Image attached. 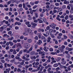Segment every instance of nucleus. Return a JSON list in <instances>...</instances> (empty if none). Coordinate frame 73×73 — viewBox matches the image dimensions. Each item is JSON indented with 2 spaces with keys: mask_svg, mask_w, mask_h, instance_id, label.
<instances>
[{
  "mask_svg": "<svg viewBox=\"0 0 73 73\" xmlns=\"http://www.w3.org/2000/svg\"><path fill=\"white\" fill-rule=\"evenodd\" d=\"M24 45L25 48H26V49H28L31 46L30 44L27 43H25Z\"/></svg>",
  "mask_w": 73,
  "mask_h": 73,
  "instance_id": "f257e3e1",
  "label": "nucleus"
},
{
  "mask_svg": "<svg viewBox=\"0 0 73 73\" xmlns=\"http://www.w3.org/2000/svg\"><path fill=\"white\" fill-rule=\"evenodd\" d=\"M17 48H19L20 49H21L22 48V46H21V44L19 43L17 44Z\"/></svg>",
  "mask_w": 73,
  "mask_h": 73,
  "instance_id": "f03ea898",
  "label": "nucleus"
},
{
  "mask_svg": "<svg viewBox=\"0 0 73 73\" xmlns=\"http://www.w3.org/2000/svg\"><path fill=\"white\" fill-rule=\"evenodd\" d=\"M33 45H32L31 46V47L30 49L29 50H28V52L27 53H29L30 52L32 51V50H33Z\"/></svg>",
  "mask_w": 73,
  "mask_h": 73,
  "instance_id": "7ed1b4c3",
  "label": "nucleus"
},
{
  "mask_svg": "<svg viewBox=\"0 0 73 73\" xmlns=\"http://www.w3.org/2000/svg\"><path fill=\"white\" fill-rule=\"evenodd\" d=\"M58 50L61 51V52H64V49L62 47H60L58 48Z\"/></svg>",
  "mask_w": 73,
  "mask_h": 73,
  "instance_id": "20e7f679",
  "label": "nucleus"
},
{
  "mask_svg": "<svg viewBox=\"0 0 73 73\" xmlns=\"http://www.w3.org/2000/svg\"><path fill=\"white\" fill-rule=\"evenodd\" d=\"M14 39V37L13 36H11V38H8L9 41H12Z\"/></svg>",
  "mask_w": 73,
  "mask_h": 73,
  "instance_id": "39448f33",
  "label": "nucleus"
},
{
  "mask_svg": "<svg viewBox=\"0 0 73 73\" xmlns=\"http://www.w3.org/2000/svg\"><path fill=\"white\" fill-rule=\"evenodd\" d=\"M27 31L29 33H31L32 32V30L29 28L27 29Z\"/></svg>",
  "mask_w": 73,
  "mask_h": 73,
  "instance_id": "423d86ee",
  "label": "nucleus"
},
{
  "mask_svg": "<svg viewBox=\"0 0 73 73\" xmlns=\"http://www.w3.org/2000/svg\"><path fill=\"white\" fill-rule=\"evenodd\" d=\"M66 58H67L68 59L70 58V55L69 54H68L66 56Z\"/></svg>",
  "mask_w": 73,
  "mask_h": 73,
  "instance_id": "0eeeda50",
  "label": "nucleus"
},
{
  "mask_svg": "<svg viewBox=\"0 0 73 73\" xmlns=\"http://www.w3.org/2000/svg\"><path fill=\"white\" fill-rule=\"evenodd\" d=\"M31 24L32 25H33V26H34V27H36L37 25L36 23H34L33 22H31Z\"/></svg>",
  "mask_w": 73,
  "mask_h": 73,
  "instance_id": "6e6552de",
  "label": "nucleus"
},
{
  "mask_svg": "<svg viewBox=\"0 0 73 73\" xmlns=\"http://www.w3.org/2000/svg\"><path fill=\"white\" fill-rule=\"evenodd\" d=\"M69 17H70V18H71L70 19V20H73V15H70Z\"/></svg>",
  "mask_w": 73,
  "mask_h": 73,
  "instance_id": "1a4fd4ad",
  "label": "nucleus"
},
{
  "mask_svg": "<svg viewBox=\"0 0 73 73\" xmlns=\"http://www.w3.org/2000/svg\"><path fill=\"white\" fill-rule=\"evenodd\" d=\"M27 42L28 43H31L32 42V39H28L27 40Z\"/></svg>",
  "mask_w": 73,
  "mask_h": 73,
  "instance_id": "9d476101",
  "label": "nucleus"
},
{
  "mask_svg": "<svg viewBox=\"0 0 73 73\" xmlns=\"http://www.w3.org/2000/svg\"><path fill=\"white\" fill-rule=\"evenodd\" d=\"M9 37V36L7 34H5L3 35V37L4 38L5 37Z\"/></svg>",
  "mask_w": 73,
  "mask_h": 73,
  "instance_id": "9b49d317",
  "label": "nucleus"
},
{
  "mask_svg": "<svg viewBox=\"0 0 73 73\" xmlns=\"http://www.w3.org/2000/svg\"><path fill=\"white\" fill-rule=\"evenodd\" d=\"M46 48L47 47L46 46H44L43 48V50L45 51V52H48V50L46 49Z\"/></svg>",
  "mask_w": 73,
  "mask_h": 73,
  "instance_id": "f8f14e48",
  "label": "nucleus"
},
{
  "mask_svg": "<svg viewBox=\"0 0 73 73\" xmlns=\"http://www.w3.org/2000/svg\"><path fill=\"white\" fill-rule=\"evenodd\" d=\"M58 66V63H55L54 65L53 66H54V67H55V68L56 67H57V66Z\"/></svg>",
  "mask_w": 73,
  "mask_h": 73,
  "instance_id": "ddd939ff",
  "label": "nucleus"
},
{
  "mask_svg": "<svg viewBox=\"0 0 73 73\" xmlns=\"http://www.w3.org/2000/svg\"><path fill=\"white\" fill-rule=\"evenodd\" d=\"M66 61H62L61 62V64H62V65H65V64H66Z\"/></svg>",
  "mask_w": 73,
  "mask_h": 73,
  "instance_id": "4468645a",
  "label": "nucleus"
},
{
  "mask_svg": "<svg viewBox=\"0 0 73 73\" xmlns=\"http://www.w3.org/2000/svg\"><path fill=\"white\" fill-rule=\"evenodd\" d=\"M64 4H69V1H66V0H65L64 2Z\"/></svg>",
  "mask_w": 73,
  "mask_h": 73,
  "instance_id": "2eb2a0df",
  "label": "nucleus"
},
{
  "mask_svg": "<svg viewBox=\"0 0 73 73\" xmlns=\"http://www.w3.org/2000/svg\"><path fill=\"white\" fill-rule=\"evenodd\" d=\"M50 40H51V38L49 37H48L47 38V42H50Z\"/></svg>",
  "mask_w": 73,
  "mask_h": 73,
  "instance_id": "dca6fc26",
  "label": "nucleus"
},
{
  "mask_svg": "<svg viewBox=\"0 0 73 73\" xmlns=\"http://www.w3.org/2000/svg\"><path fill=\"white\" fill-rule=\"evenodd\" d=\"M6 70L7 71V73H9V71L11 70V68H9L8 69H6Z\"/></svg>",
  "mask_w": 73,
  "mask_h": 73,
  "instance_id": "f3484780",
  "label": "nucleus"
},
{
  "mask_svg": "<svg viewBox=\"0 0 73 73\" xmlns=\"http://www.w3.org/2000/svg\"><path fill=\"white\" fill-rule=\"evenodd\" d=\"M35 54V52L34 51H32L30 52V54L31 55H34Z\"/></svg>",
  "mask_w": 73,
  "mask_h": 73,
  "instance_id": "a211bd4d",
  "label": "nucleus"
},
{
  "mask_svg": "<svg viewBox=\"0 0 73 73\" xmlns=\"http://www.w3.org/2000/svg\"><path fill=\"white\" fill-rule=\"evenodd\" d=\"M4 29V27H3V26L1 27L0 28V32H2L3 30Z\"/></svg>",
  "mask_w": 73,
  "mask_h": 73,
  "instance_id": "6ab92c4d",
  "label": "nucleus"
},
{
  "mask_svg": "<svg viewBox=\"0 0 73 73\" xmlns=\"http://www.w3.org/2000/svg\"><path fill=\"white\" fill-rule=\"evenodd\" d=\"M9 44H10L11 46H12L13 45V43L11 41H9Z\"/></svg>",
  "mask_w": 73,
  "mask_h": 73,
  "instance_id": "aec40b11",
  "label": "nucleus"
},
{
  "mask_svg": "<svg viewBox=\"0 0 73 73\" xmlns=\"http://www.w3.org/2000/svg\"><path fill=\"white\" fill-rule=\"evenodd\" d=\"M70 13H73V8L72 7L71 8V10L70 11Z\"/></svg>",
  "mask_w": 73,
  "mask_h": 73,
  "instance_id": "412c9836",
  "label": "nucleus"
},
{
  "mask_svg": "<svg viewBox=\"0 0 73 73\" xmlns=\"http://www.w3.org/2000/svg\"><path fill=\"white\" fill-rule=\"evenodd\" d=\"M49 14L52 15H54V13H53V11H50Z\"/></svg>",
  "mask_w": 73,
  "mask_h": 73,
  "instance_id": "4be33fe9",
  "label": "nucleus"
},
{
  "mask_svg": "<svg viewBox=\"0 0 73 73\" xmlns=\"http://www.w3.org/2000/svg\"><path fill=\"white\" fill-rule=\"evenodd\" d=\"M15 61V58H14L12 60H10V62H13Z\"/></svg>",
  "mask_w": 73,
  "mask_h": 73,
  "instance_id": "5701e85b",
  "label": "nucleus"
},
{
  "mask_svg": "<svg viewBox=\"0 0 73 73\" xmlns=\"http://www.w3.org/2000/svg\"><path fill=\"white\" fill-rule=\"evenodd\" d=\"M17 53V52H16V50L14 49V51L13 52V54H16Z\"/></svg>",
  "mask_w": 73,
  "mask_h": 73,
  "instance_id": "b1692460",
  "label": "nucleus"
},
{
  "mask_svg": "<svg viewBox=\"0 0 73 73\" xmlns=\"http://www.w3.org/2000/svg\"><path fill=\"white\" fill-rule=\"evenodd\" d=\"M59 7H55L54 8V9H59Z\"/></svg>",
  "mask_w": 73,
  "mask_h": 73,
  "instance_id": "393cba45",
  "label": "nucleus"
},
{
  "mask_svg": "<svg viewBox=\"0 0 73 73\" xmlns=\"http://www.w3.org/2000/svg\"><path fill=\"white\" fill-rule=\"evenodd\" d=\"M50 70H51V68H48L47 71L48 72V73L50 71Z\"/></svg>",
  "mask_w": 73,
  "mask_h": 73,
  "instance_id": "a878e982",
  "label": "nucleus"
},
{
  "mask_svg": "<svg viewBox=\"0 0 73 73\" xmlns=\"http://www.w3.org/2000/svg\"><path fill=\"white\" fill-rule=\"evenodd\" d=\"M43 20L44 23H46V20L45 18H43Z\"/></svg>",
  "mask_w": 73,
  "mask_h": 73,
  "instance_id": "bb28decb",
  "label": "nucleus"
},
{
  "mask_svg": "<svg viewBox=\"0 0 73 73\" xmlns=\"http://www.w3.org/2000/svg\"><path fill=\"white\" fill-rule=\"evenodd\" d=\"M62 10V8H59L58 9V12H61Z\"/></svg>",
  "mask_w": 73,
  "mask_h": 73,
  "instance_id": "cd10ccee",
  "label": "nucleus"
},
{
  "mask_svg": "<svg viewBox=\"0 0 73 73\" xmlns=\"http://www.w3.org/2000/svg\"><path fill=\"white\" fill-rule=\"evenodd\" d=\"M57 54V53L56 52H50V54H52V55H55V54Z\"/></svg>",
  "mask_w": 73,
  "mask_h": 73,
  "instance_id": "c85d7f7f",
  "label": "nucleus"
},
{
  "mask_svg": "<svg viewBox=\"0 0 73 73\" xmlns=\"http://www.w3.org/2000/svg\"><path fill=\"white\" fill-rule=\"evenodd\" d=\"M23 52H26V53H28V50L27 51V49H26L24 50H23Z\"/></svg>",
  "mask_w": 73,
  "mask_h": 73,
  "instance_id": "c756f323",
  "label": "nucleus"
},
{
  "mask_svg": "<svg viewBox=\"0 0 73 73\" xmlns=\"http://www.w3.org/2000/svg\"><path fill=\"white\" fill-rule=\"evenodd\" d=\"M30 4L32 6H33V5H35V3L33 2H30Z\"/></svg>",
  "mask_w": 73,
  "mask_h": 73,
  "instance_id": "7c9ffc66",
  "label": "nucleus"
},
{
  "mask_svg": "<svg viewBox=\"0 0 73 73\" xmlns=\"http://www.w3.org/2000/svg\"><path fill=\"white\" fill-rule=\"evenodd\" d=\"M39 43H38V44L39 45H40V44H41L42 43V41L41 40H39Z\"/></svg>",
  "mask_w": 73,
  "mask_h": 73,
  "instance_id": "2f4dec72",
  "label": "nucleus"
},
{
  "mask_svg": "<svg viewBox=\"0 0 73 73\" xmlns=\"http://www.w3.org/2000/svg\"><path fill=\"white\" fill-rule=\"evenodd\" d=\"M49 50L50 52H53V48H50Z\"/></svg>",
  "mask_w": 73,
  "mask_h": 73,
  "instance_id": "473e14b6",
  "label": "nucleus"
},
{
  "mask_svg": "<svg viewBox=\"0 0 73 73\" xmlns=\"http://www.w3.org/2000/svg\"><path fill=\"white\" fill-rule=\"evenodd\" d=\"M34 14L35 15L36 17H38V14L37 13H35Z\"/></svg>",
  "mask_w": 73,
  "mask_h": 73,
  "instance_id": "72a5a7b5",
  "label": "nucleus"
},
{
  "mask_svg": "<svg viewBox=\"0 0 73 73\" xmlns=\"http://www.w3.org/2000/svg\"><path fill=\"white\" fill-rule=\"evenodd\" d=\"M59 56H61V57H63L64 55L62 54H60L58 55Z\"/></svg>",
  "mask_w": 73,
  "mask_h": 73,
  "instance_id": "f704fd0d",
  "label": "nucleus"
},
{
  "mask_svg": "<svg viewBox=\"0 0 73 73\" xmlns=\"http://www.w3.org/2000/svg\"><path fill=\"white\" fill-rule=\"evenodd\" d=\"M72 50H73V48H68V51L69 52H70V51H72Z\"/></svg>",
  "mask_w": 73,
  "mask_h": 73,
  "instance_id": "c9c22d12",
  "label": "nucleus"
},
{
  "mask_svg": "<svg viewBox=\"0 0 73 73\" xmlns=\"http://www.w3.org/2000/svg\"><path fill=\"white\" fill-rule=\"evenodd\" d=\"M64 19L65 20H68V16L67 15H66V17H65Z\"/></svg>",
  "mask_w": 73,
  "mask_h": 73,
  "instance_id": "e433bc0d",
  "label": "nucleus"
},
{
  "mask_svg": "<svg viewBox=\"0 0 73 73\" xmlns=\"http://www.w3.org/2000/svg\"><path fill=\"white\" fill-rule=\"evenodd\" d=\"M66 8V5H63L62 6V8L63 9H65Z\"/></svg>",
  "mask_w": 73,
  "mask_h": 73,
  "instance_id": "4c0bfd02",
  "label": "nucleus"
},
{
  "mask_svg": "<svg viewBox=\"0 0 73 73\" xmlns=\"http://www.w3.org/2000/svg\"><path fill=\"white\" fill-rule=\"evenodd\" d=\"M55 5H56V6H59V5H60V4H59V3H55Z\"/></svg>",
  "mask_w": 73,
  "mask_h": 73,
  "instance_id": "58836bf2",
  "label": "nucleus"
},
{
  "mask_svg": "<svg viewBox=\"0 0 73 73\" xmlns=\"http://www.w3.org/2000/svg\"><path fill=\"white\" fill-rule=\"evenodd\" d=\"M41 38L42 40H44V39H45V37L44 36H41Z\"/></svg>",
  "mask_w": 73,
  "mask_h": 73,
  "instance_id": "ea45409f",
  "label": "nucleus"
},
{
  "mask_svg": "<svg viewBox=\"0 0 73 73\" xmlns=\"http://www.w3.org/2000/svg\"><path fill=\"white\" fill-rule=\"evenodd\" d=\"M24 36L22 35L21 36H20V39H21L22 40L23 39H24Z\"/></svg>",
  "mask_w": 73,
  "mask_h": 73,
  "instance_id": "a19ab883",
  "label": "nucleus"
},
{
  "mask_svg": "<svg viewBox=\"0 0 73 73\" xmlns=\"http://www.w3.org/2000/svg\"><path fill=\"white\" fill-rule=\"evenodd\" d=\"M30 59L29 58H26L25 59V61H28V60H30Z\"/></svg>",
  "mask_w": 73,
  "mask_h": 73,
  "instance_id": "79ce46f5",
  "label": "nucleus"
},
{
  "mask_svg": "<svg viewBox=\"0 0 73 73\" xmlns=\"http://www.w3.org/2000/svg\"><path fill=\"white\" fill-rule=\"evenodd\" d=\"M49 31L50 32V33H52V32H53V29H50L49 30Z\"/></svg>",
  "mask_w": 73,
  "mask_h": 73,
  "instance_id": "37998d69",
  "label": "nucleus"
},
{
  "mask_svg": "<svg viewBox=\"0 0 73 73\" xmlns=\"http://www.w3.org/2000/svg\"><path fill=\"white\" fill-rule=\"evenodd\" d=\"M17 0H12L11 1V2H12V3H15V2H16V1Z\"/></svg>",
  "mask_w": 73,
  "mask_h": 73,
  "instance_id": "c03bdc74",
  "label": "nucleus"
},
{
  "mask_svg": "<svg viewBox=\"0 0 73 73\" xmlns=\"http://www.w3.org/2000/svg\"><path fill=\"white\" fill-rule=\"evenodd\" d=\"M37 10H38V9H36V10H33L32 11L33 12H36V11H37Z\"/></svg>",
  "mask_w": 73,
  "mask_h": 73,
  "instance_id": "a18cd8bd",
  "label": "nucleus"
},
{
  "mask_svg": "<svg viewBox=\"0 0 73 73\" xmlns=\"http://www.w3.org/2000/svg\"><path fill=\"white\" fill-rule=\"evenodd\" d=\"M52 27H56V24L52 23Z\"/></svg>",
  "mask_w": 73,
  "mask_h": 73,
  "instance_id": "49530a36",
  "label": "nucleus"
},
{
  "mask_svg": "<svg viewBox=\"0 0 73 73\" xmlns=\"http://www.w3.org/2000/svg\"><path fill=\"white\" fill-rule=\"evenodd\" d=\"M13 12H16L17 11V9L16 8H14L13 9Z\"/></svg>",
  "mask_w": 73,
  "mask_h": 73,
  "instance_id": "de8ad7c7",
  "label": "nucleus"
},
{
  "mask_svg": "<svg viewBox=\"0 0 73 73\" xmlns=\"http://www.w3.org/2000/svg\"><path fill=\"white\" fill-rule=\"evenodd\" d=\"M37 7V5H35L34 7H33V9H36Z\"/></svg>",
  "mask_w": 73,
  "mask_h": 73,
  "instance_id": "09e8293b",
  "label": "nucleus"
},
{
  "mask_svg": "<svg viewBox=\"0 0 73 73\" xmlns=\"http://www.w3.org/2000/svg\"><path fill=\"white\" fill-rule=\"evenodd\" d=\"M30 24V22H29V21H27L25 23V24L26 25H28V24Z\"/></svg>",
  "mask_w": 73,
  "mask_h": 73,
  "instance_id": "8fccbe9b",
  "label": "nucleus"
},
{
  "mask_svg": "<svg viewBox=\"0 0 73 73\" xmlns=\"http://www.w3.org/2000/svg\"><path fill=\"white\" fill-rule=\"evenodd\" d=\"M34 38L35 40H38V36H36Z\"/></svg>",
  "mask_w": 73,
  "mask_h": 73,
  "instance_id": "3c124183",
  "label": "nucleus"
},
{
  "mask_svg": "<svg viewBox=\"0 0 73 73\" xmlns=\"http://www.w3.org/2000/svg\"><path fill=\"white\" fill-rule=\"evenodd\" d=\"M44 68V67L42 66L41 68L40 69V71H42V69H43Z\"/></svg>",
  "mask_w": 73,
  "mask_h": 73,
  "instance_id": "603ef678",
  "label": "nucleus"
},
{
  "mask_svg": "<svg viewBox=\"0 0 73 73\" xmlns=\"http://www.w3.org/2000/svg\"><path fill=\"white\" fill-rule=\"evenodd\" d=\"M57 11L56 10H54L53 11V12L54 13H57Z\"/></svg>",
  "mask_w": 73,
  "mask_h": 73,
  "instance_id": "864d4df0",
  "label": "nucleus"
},
{
  "mask_svg": "<svg viewBox=\"0 0 73 73\" xmlns=\"http://www.w3.org/2000/svg\"><path fill=\"white\" fill-rule=\"evenodd\" d=\"M60 67H58L56 69V71H58V70H60Z\"/></svg>",
  "mask_w": 73,
  "mask_h": 73,
  "instance_id": "5fc2aeb1",
  "label": "nucleus"
},
{
  "mask_svg": "<svg viewBox=\"0 0 73 73\" xmlns=\"http://www.w3.org/2000/svg\"><path fill=\"white\" fill-rule=\"evenodd\" d=\"M9 46H7L6 47L5 49H6V50H8L9 49Z\"/></svg>",
  "mask_w": 73,
  "mask_h": 73,
  "instance_id": "6e6d98bb",
  "label": "nucleus"
},
{
  "mask_svg": "<svg viewBox=\"0 0 73 73\" xmlns=\"http://www.w3.org/2000/svg\"><path fill=\"white\" fill-rule=\"evenodd\" d=\"M2 52L3 53V54H5V51L4 50H2Z\"/></svg>",
  "mask_w": 73,
  "mask_h": 73,
  "instance_id": "4d7b16f0",
  "label": "nucleus"
},
{
  "mask_svg": "<svg viewBox=\"0 0 73 73\" xmlns=\"http://www.w3.org/2000/svg\"><path fill=\"white\" fill-rule=\"evenodd\" d=\"M64 39H66L68 38V37L66 35H64Z\"/></svg>",
  "mask_w": 73,
  "mask_h": 73,
  "instance_id": "13d9d810",
  "label": "nucleus"
},
{
  "mask_svg": "<svg viewBox=\"0 0 73 73\" xmlns=\"http://www.w3.org/2000/svg\"><path fill=\"white\" fill-rule=\"evenodd\" d=\"M17 68H15L14 69V72H17Z\"/></svg>",
  "mask_w": 73,
  "mask_h": 73,
  "instance_id": "bf43d9fd",
  "label": "nucleus"
},
{
  "mask_svg": "<svg viewBox=\"0 0 73 73\" xmlns=\"http://www.w3.org/2000/svg\"><path fill=\"white\" fill-rule=\"evenodd\" d=\"M26 7H28V8H30L31 7V6L30 5H26Z\"/></svg>",
  "mask_w": 73,
  "mask_h": 73,
  "instance_id": "052dcab7",
  "label": "nucleus"
},
{
  "mask_svg": "<svg viewBox=\"0 0 73 73\" xmlns=\"http://www.w3.org/2000/svg\"><path fill=\"white\" fill-rule=\"evenodd\" d=\"M17 72H21V69L18 68L17 70Z\"/></svg>",
  "mask_w": 73,
  "mask_h": 73,
  "instance_id": "680f3d73",
  "label": "nucleus"
},
{
  "mask_svg": "<svg viewBox=\"0 0 73 73\" xmlns=\"http://www.w3.org/2000/svg\"><path fill=\"white\" fill-rule=\"evenodd\" d=\"M18 66L19 68H22V66L20 65H19Z\"/></svg>",
  "mask_w": 73,
  "mask_h": 73,
  "instance_id": "e2e57ef3",
  "label": "nucleus"
},
{
  "mask_svg": "<svg viewBox=\"0 0 73 73\" xmlns=\"http://www.w3.org/2000/svg\"><path fill=\"white\" fill-rule=\"evenodd\" d=\"M12 31H9L8 33V35H11V34H12Z\"/></svg>",
  "mask_w": 73,
  "mask_h": 73,
  "instance_id": "0e129e2a",
  "label": "nucleus"
},
{
  "mask_svg": "<svg viewBox=\"0 0 73 73\" xmlns=\"http://www.w3.org/2000/svg\"><path fill=\"white\" fill-rule=\"evenodd\" d=\"M18 15V13L17 12H15L14 13V15L15 16H17Z\"/></svg>",
  "mask_w": 73,
  "mask_h": 73,
  "instance_id": "69168bd1",
  "label": "nucleus"
},
{
  "mask_svg": "<svg viewBox=\"0 0 73 73\" xmlns=\"http://www.w3.org/2000/svg\"><path fill=\"white\" fill-rule=\"evenodd\" d=\"M61 47H62L64 50V49H65V46L64 45H62Z\"/></svg>",
  "mask_w": 73,
  "mask_h": 73,
  "instance_id": "338daca9",
  "label": "nucleus"
},
{
  "mask_svg": "<svg viewBox=\"0 0 73 73\" xmlns=\"http://www.w3.org/2000/svg\"><path fill=\"white\" fill-rule=\"evenodd\" d=\"M35 49H37V48L38 47V45H35Z\"/></svg>",
  "mask_w": 73,
  "mask_h": 73,
  "instance_id": "774afa93",
  "label": "nucleus"
}]
</instances>
